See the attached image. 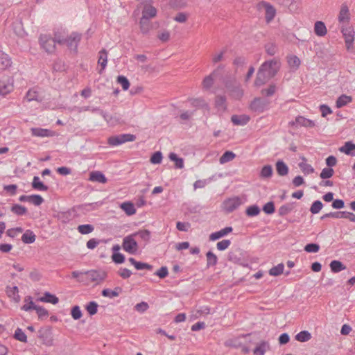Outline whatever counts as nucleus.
<instances>
[{"instance_id": "1", "label": "nucleus", "mask_w": 355, "mask_h": 355, "mask_svg": "<svg viewBox=\"0 0 355 355\" xmlns=\"http://www.w3.org/2000/svg\"><path fill=\"white\" fill-rule=\"evenodd\" d=\"M224 72V65L220 64L214 69L209 76H206L202 80V87L205 89H209L214 80H221L223 78V73Z\"/></svg>"}, {"instance_id": "2", "label": "nucleus", "mask_w": 355, "mask_h": 355, "mask_svg": "<svg viewBox=\"0 0 355 355\" xmlns=\"http://www.w3.org/2000/svg\"><path fill=\"white\" fill-rule=\"evenodd\" d=\"M270 101L266 98L255 97L250 104V109L257 113H263L270 107Z\"/></svg>"}, {"instance_id": "3", "label": "nucleus", "mask_w": 355, "mask_h": 355, "mask_svg": "<svg viewBox=\"0 0 355 355\" xmlns=\"http://www.w3.org/2000/svg\"><path fill=\"white\" fill-rule=\"evenodd\" d=\"M135 234H131L123 239L122 248L123 250L130 254H135L138 250V243L135 239Z\"/></svg>"}, {"instance_id": "4", "label": "nucleus", "mask_w": 355, "mask_h": 355, "mask_svg": "<svg viewBox=\"0 0 355 355\" xmlns=\"http://www.w3.org/2000/svg\"><path fill=\"white\" fill-rule=\"evenodd\" d=\"M41 47L47 53H52L55 50V44L50 35L41 34L39 37Z\"/></svg>"}, {"instance_id": "5", "label": "nucleus", "mask_w": 355, "mask_h": 355, "mask_svg": "<svg viewBox=\"0 0 355 355\" xmlns=\"http://www.w3.org/2000/svg\"><path fill=\"white\" fill-rule=\"evenodd\" d=\"M261 64H266L264 71L266 72L267 76H269V77L272 78L277 75L281 65L279 60L277 58L266 60Z\"/></svg>"}, {"instance_id": "6", "label": "nucleus", "mask_w": 355, "mask_h": 355, "mask_svg": "<svg viewBox=\"0 0 355 355\" xmlns=\"http://www.w3.org/2000/svg\"><path fill=\"white\" fill-rule=\"evenodd\" d=\"M81 34L77 32H72L69 36L65 38L64 44L68 49L76 53L78 52V46L81 40Z\"/></svg>"}, {"instance_id": "7", "label": "nucleus", "mask_w": 355, "mask_h": 355, "mask_svg": "<svg viewBox=\"0 0 355 355\" xmlns=\"http://www.w3.org/2000/svg\"><path fill=\"white\" fill-rule=\"evenodd\" d=\"M38 338L43 340V343L46 346H52L53 345V338L52 328L46 326L41 328L38 331Z\"/></svg>"}, {"instance_id": "8", "label": "nucleus", "mask_w": 355, "mask_h": 355, "mask_svg": "<svg viewBox=\"0 0 355 355\" xmlns=\"http://www.w3.org/2000/svg\"><path fill=\"white\" fill-rule=\"evenodd\" d=\"M288 125L291 127L297 128L305 127V128H314L315 123L314 121L306 119L303 116L299 115L295 117L294 121H291L288 123Z\"/></svg>"}, {"instance_id": "9", "label": "nucleus", "mask_w": 355, "mask_h": 355, "mask_svg": "<svg viewBox=\"0 0 355 355\" xmlns=\"http://www.w3.org/2000/svg\"><path fill=\"white\" fill-rule=\"evenodd\" d=\"M266 67V64H261L259 67L254 83L255 87L262 86L272 78L267 76L266 72L264 71Z\"/></svg>"}, {"instance_id": "10", "label": "nucleus", "mask_w": 355, "mask_h": 355, "mask_svg": "<svg viewBox=\"0 0 355 355\" xmlns=\"http://www.w3.org/2000/svg\"><path fill=\"white\" fill-rule=\"evenodd\" d=\"M341 33L345 38V45L347 50L350 49L354 43V31L352 27H345L344 26L341 28Z\"/></svg>"}, {"instance_id": "11", "label": "nucleus", "mask_w": 355, "mask_h": 355, "mask_svg": "<svg viewBox=\"0 0 355 355\" xmlns=\"http://www.w3.org/2000/svg\"><path fill=\"white\" fill-rule=\"evenodd\" d=\"M152 1H146L144 2V6L142 10L143 19H150L157 15V10L152 4Z\"/></svg>"}, {"instance_id": "12", "label": "nucleus", "mask_w": 355, "mask_h": 355, "mask_svg": "<svg viewBox=\"0 0 355 355\" xmlns=\"http://www.w3.org/2000/svg\"><path fill=\"white\" fill-rule=\"evenodd\" d=\"M242 204L241 199L239 196L229 198L224 201V207L228 212H232Z\"/></svg>"}, {"instance_id": "13", "label": "nucleus", "mask_w": 355, "mask_h": 355, "mask_svg": "<svg viewBox=\"0 0 355 355\" xmlns=\"http://www.w3.org/2000/svg\"><path fill=\"white\" fill-rule=\"evenodd\" d=\"M84 274L89 275L92 282H102L107 276L105 272H99L96 270H87L84 272Z\"/></svg>"}, {"instance_id": "14", "label": "nucleus", "mask_w": 355, "mask_h": 355, "mask_svg": "<svg viewBox=\"0 0 355 355\" xmlns=\"http://www.w3.org/2000/svg\"><path fill=\"white\" fill-rule=\"evenodd\" d=\"M259 6H263L265 8V18L267 22H270L271 20L274 19L276 14V10L270 3L266 1H262L259 4Z\"/></svg>"}, {"instance_id": "15", "label": "nucleus", "mask_w": 355, "mask_h": 355, "mask_svg": "<svg viewBox=\"0 0 355 355\" xmlns=\"http://www.w3.org/2000/svg\"><path fill=\"white\" fill-rule=\"evenodd\" d=\"M31 132L33 136L39 137H51L55 135L53 131L42 128H32Z\"/></svg>"}, {"instance_id": "16", "label": "nucleus", "mask_w": 355, "mask_h": 355, "mask_svg": "<svg viewBox=\"0 0 355 355\" xmlns=\"http://www.w3.org/2000/svg\"><path fill=\"white\" fill-rule=\"evenodd\" d=\"M250 116L246 114H234L231 116V121L234 125H245L250 121Z\"/></svg>"}, {"instance_id": "17", "label": "nucleus", "mask_w": 355, "mask_h": 355, "mask_svg": "<svg viewBox=\"0 0 355 355\" xmlns=\"http://www.w3.org/2000/svg\"><path fill=\"white\" fill-rule=\"evenodd\" d=\"M232 231H233V228L231 226L225 227V228L221 229L219 231L211 233L209 235V239L211 241H216V240L226 236L227 234L232 232Z\"/></svg>"}, {"instance_id": "18", "label": "nucleus", "mask_w": 355, "mask_h": 355, "mask_svg": "<svg viewBox=\"0 0 355 355\" xmlns=\"http://www.w3.org/2000/svg\"><path fill=\"white\" fill-rule=\"evenodd\" d=\"M339 151L352 157L355 156V144L352 141H346L345 144L339 148Z\"/></svg>"}, {"instance_id": "19", "label": "nucleus", "mask_w": 355, "mask_h": 355, "mask_svg": "<svg viewBox=\"0 0 355 355\" xmlns=\"http://www.w3.org/2000/svg\"><path fill=\"white\" fill-rule=\"evenodd\" d=\"M107 63V51L103 49L101 50L98 53V64H100L101 67V69L99 70L98 73L101 74L104 69H105Z\"/></svg>"}, {"instance_id": "20", "label": "nucleus", "mask_w": 355, "mask_h": 355, "mask_svg": "<svg viewBox=\"0 0 355 355\" xmlns=\"http://www.w3.org/2000/svg\"><path fill=\"white\" fill-rule=\"evenodd\" d=\"M37 301H40L42 302L51 303L52 304H56L58 303L59 299L56 295H55L48 291H46L44 293L43 296H42L37 299Z\"/></svg>"}, {"instance_id": "21", "label": "nucleus", "mask_w": 355, "mask_h": 355, "mask_svg": "<svg viewBox=\"0 0 355 355\" xmlns=\"http://www.w3.org/2000/svg\"><path fill=\"white\" fill-rule=\"evenodd\" d=\"M270 349V345L268 341L262 340L257 344L253 349L254 355H264L266 352Z\"/></svg>"}, {"instance_id": "22", "label": "nucleus", "mask_w": 355, "mask_h": 355, "mask_svg": "<svg viewBox=\"0 0 355 355\" xmlns=\"http://www.w3.org/2000/svg\"><path fill=\"white\" fill-rule=\"evenodd\" d=\"M350 19V14L347 5L343 4L338 15V21L340 23L349 22Z\"/></svg>"}, {"instance_id": "23", "label": "nucleus", "mask_w": 355, "mask_h": 355, "mask_svg": "<svg viewBox=\"0 0 355 355\" xmlns=\"http://www.w3.org/2000/svg\"><path fill=\"white\" fill-rule=\"evenodd\" d=\"M123 292L121 287L116 286L114 290L110 288H105L102 291L101 294L103 297L113 298L117 297Z\"/></svg>"}, {"instance_id": "24", "label": "nucleus", "mask_w": 355, "mask_h": 355, "mask_svg": "<svg viewBox=\"0 0 355 355\" xmlns=\"http://www.w3.org/2000/svg\"><path fill=\"white\" fill-rule=\"evenodd\" d=\"M314 33L319 37L324 36L327 33V27L324 23L322 21H317L314 24Z\"/></svg>"}, {"instance_id": "25", "label": "nucleus", "mask_w": 355, "mask_h": 355, "mask_svg": "<svg viewBox=\"0 0 355 355\" xmlns=\"http://www.w3.org/2000/svg\"><path fill=\"white\" fill-rule=\"evenodd\" d=\"M275 167L277 174L280 176H285L288 173V167L282 159L277 161Z\"/></svg>"}, {"instance_id": "26", "label": "nucleus", "mask_w": 355, "mask_h": 355, "mask_svg": "<svg viewBox=\"0 0 355 355\" xmlns=\"http://www.w3.org/2000/svg\"><path fill=\"white\" fill-rule=\"evenodd\" d=\"M13 88V85L12 83L9 82V80H7L4 79L0 80V94L2 95H6L10 93Z\"/></svg>"}, {"instance_id": "27", "label": "nucleus", "mask_w": 355, "mask_h": 355, "mask_svg": "<svg viewBox=\"0 0 355 355\" xmlns=\"http://www.w3.org/2000/svg\"><path fill=\"white\" fill-rule=\"evenodd\" d=\"M295 202H289L282 205L278 209L279 216H284L291 213L295 208Z\"/></svg>"}, {"instance_id": "28", "label": "nucleus", "mask_w": 355, "mask_h": 355, "mask_svg": "<svg viewBox=\"0 0 355 355\" xmlns=\"http://www.w3.org/2000/svg\"><path fill=\"white\" fill-rule=\"evenodd\" d=\"M249 336L250 334L243 335L241 337L230 339L225 342V345L227 347H231L235 349H240L243 344L242 342L241 341V338H245Z\"/></svg>"}, {"instance_id": "29", "label": "nucleus", "mask_w": 355, "mask_h": 355, "mask_svg": "<svg viewBox=\"0 0 355 355\" xmlns=\"http://www.w3.org/2000/svg\"><path fill=\"white\" fill-rule=\"evenodd\" d=\"M139 27L140 31L142 34L146 35L149 33L150 30L152 28V24L148 19H143V17L140 18L139 20Z\"/></svg>"}, {"instance_id": "30", "label": "nucleus", "mask_w": 355, "mask_h": 355, "mask_svg": "<svg viewBox=\"0 0 355 355\" xmlns=\"http://www.w3.org/2000/svg\"><path fill=\"white\" fill-rule=\"evenodd\" d=\"M89 180L93 182H97L99 183H106L107 178L105 175L101 171H93L90 173Z\"/></svg>"}, {"instance_id": "31", "label": "nucleus", "mask_w": 355, "mask_h": 355, "mask_svg": "<svg viewBox=\"0 0 355 355\" xmlns=\"http://www.w3.org/2000/svg\"><path fill=\"white\" fill-rule=\"evenodd\" d=\"M120 208L128 215L132 216L136 213V209L132 202L130 201L124 202L120 205Z\"/></svg>"}, {"instance_id": "32", "label": "nucleus", "mask_w": 355, "mask_h": 355, "mask_svg": "<svg viewBox=\"0 0 355 355\" xmlns=\"http://www.w3.org/2000/svg\"><path fill=\"white\" fill-rule=\"evenodd\" d=\"M32 187L40 191H46L49 189V187L45 185L38 176H34L32 182Z\"/></svg>"}, {"instance_id": "33", "label": "nucleus", "mask_w": 355, "mask_h": 355, "mask_svg": "<svg viewBox=\"0 0 355 355\" xmlns=\"http://www.w3.org/2000/svg\"><path fill=\"white\" fill-rule=\"evenodd\" d=\"M36 236L32 230H27L21 236V241L26 244H31L35 242Z\"/></svg>"}, {"instance_id": "34", "label": "nucleus", "mask_w": 355, "mask_h": 355, "mask_svg": "<svg viewBox=\"0 0 355 355\" xmlns=\"http://www.w3.org/2000/svg\"><path fill=\"white\" fill-rule=\"evenodd\" d=\"M352 100L353 98L352 96H347L346 94H342L337 98L336 105L338 108H340L351 103Z\"/></svg>"}, {"instance_id": "35", "label": "nucleus", "mask_w": 355, "mask_h": 355, "mask_svg": "<svg viewBox=\"0 0 355 355\" xmlns=\"http://www.w3.org/2000/svg\"><path fill=\"white\" fill-rule=\"evenodd\" d=\"M12 62L9 56L3 53H0V69L5 70L11 66Z\"/></svg>"}, {"instance_id": "36", "label": "nucleus", "mask_w": 355, "mask_h": 355, "mask_svg": "<svg viewBox=\"0 0 355 355\" xmlns=\"http://www.w3.org/2000/svg\"><path fill=\"white\" fill-rule=\"evenodd\" d=\"M312 338L311 334L306 330H303L297 334L295 336V339L299 342L304 343L307 342Z\"/></svg>"}, {"instance_id": "37", "label": "nucleus", "mask_w": 355, "mask_h": 355, "mask_svg": "<svg viewBox=\"0 0 355 355\" xmlns=\"http://www.w3.org/2000/svg\"><path fill=\"white\" fill-rule=\"evenodd\" d=\"M273 169L271 165L267 164L262 167L259 177L262 179H268L272 177Z\"/></svg>"}, {"instance_id": "38", "label": "nucleus", "mask_w": 355, "mask_h": 355, "mask_svg": "<svg viewBox=\"0 0 355 355\" xmlns=\"http://www.w3.org/2000/svg\"><path fill=\"white\" fill-rule=\"evenodd\" d=\"M302 159L303 162L299 163L298 164L301 171L304 173V175L313 173L314 172V168L312 167V166L306 163V159L304 157H303Z\"/></svg>"}, {"instance_id": "39", "label": "nucleus", "mask_w": 355, "mask_h": 355, "mask_svg": "<svg viewBox=\"0 0 355 355\" xmlns=\"http://www.w3.org/2000/svg\"><path fill=\"white\" fill-rule=\"evenodd\" d=\"M331 270L333 272H339L346 268L345 265H344L341 261L338 260H333L331 261L329 264Z\"/></svg>"}, {"instance_id": "40", "label": "nucleus", "mask_w": 355, "mask_h": 355, "mask_svg": "<svg viewBox=\"0 0 355 355\" xmlns=\"http://www.w3.org/2000/svg\"><path fill=\"white\" fill-rule=\"evenodd\" d=\"M71 213L69 211H58L54 214V218H56L62 223H67L71 220Z\"/></svg>"}, {"instance_id": "41", "label": "nucleus", "mask_w": 355, "mask_h": 355, "mask_svg": "<svg viewBox=\"0 0 355 355\" xmlns=\"http://www.w3.org/2000/svg\"><path fill=\"white\" fill-rule=\"evenodd\" d=\"M10 211L17 216H24L27 214V209L23 205L19 204H13L10 208Z\"/></svg>"}, {"instance_id": "42", "label": "nucleus", "mask_w": 355, "mask_h": 355, "mask_svg": "<svg viewBox=\"0 0 355 355\" xmlns=\"http://www.w3.org/2000/svg\"><path fill=\"white\" fill-rule=\"evenodd\" d=\"M24 302L26 304L21 307V309L25 311L35 310L38 306V305L35 304V303L33 302L32 297L31 296H26L24 299Z\"/></svg>"}, {"instance_id": "43", "label": "nucleus", "mask_w": 355, "mask_h": 355, "mask_svg": "<svg viewBox=\"0 0 355 355\" xmlns=\"http://www.w3.org/2000/svg\"><path fill=\"white\" fill-rule=\"evenodd\" d=\"M277 91V86L274 83H271L269 85L268 88L262 89L261 90V94L263 96L265 97H270L273 96Z\"/></svg>"}, {"instance_id": "44", "label": "nucleus", "mask_w": 355, "mask_h": 355, "mask_svg": "<svg viewBox=\"0 0 355 355\" xmlns=\"http://www.w3.org/2000/svg\"><path fill=\"white\" fill-rule=\"evenodd\" d=\"M168 157L171 161L175 162V168L181 169L184 167V159L179 157L175 153H170Z\"/></svg>"}, {"instance_id": "45", "label": "nucleus", "mask_w": 355, "mask_h": 355, "mask_svg": "<svg viewBox=\"0 0 355 355\" xmlns=\"http://www.w3.org/2000/svg\"><path fill=\"white\" fill-rule=\"evenodd\" d=\"M236 157V154L232 151H225L220 157L219 162L220 164H225L233 160Z\"/></svg>"}, {"instance_id": "46", "label": "nucleus", "mask_w": 355, "mask_h": 355, "mask_svg": "<svg viewBox=\"0 0 355 355\" xmlns=\"http://www.w3.org/2000/svg\"><path fill=\"white\" fill-rule=\"evenodd\" d=\"M207 257V267L209 268L211 266H214L217 264L218 258L216 255L213 253L211 251H208L206 253Z\"/></svg>"}, {"instance_id": "47", "label": "nucleus", "mask_w": 355, "mask_h": 355, "mask_svg": "<svg viewBox=\"0 0 355 355\" xmlns=\"http://www.w3.org/2000/svg\"><path fill=\"white\" fill-rule=\"evenodd\" d=\"M288 63L291 68L297 70L300 65V60L296 55H291L288 57Z\"/></svg>"}, {"instance_id": "48", "label": "nucleus", "mask_w": 355, "mask_h": 355, "mask_svg": "<svg viewBox=\"0 0 355 355\" xmlns=\"http://www.w3.org/2000/svg\"><path fill=\"white\" fill-rule=\"evenodd\" d=\"M13 338L22 343H27V336L25 334V333L23 331V330L17 327L15 331Z\"/></svg>"}, {"instance_id": "49", "label": "nucleus", "mask_w": 355, "mask_h": 355, "mask_svg": "<svg viewBox=\"0 0 355 355\" xmlns=\"http://www.w3.org/2000/svg\"><path fill=\"white\" fill-rule=\"evenodd\" d=\"M226 97L224 95H218L215 98V106L220 109L226 110Z\"/></svg>"}, {"instance_id": "50", "label": "nucleus", "mask_w": 355, "mask_h": 355, "mask_svg": "<svg viewBox=\"0 0 355 355\" xmlns=\"http://www.w3.org/2000/svg\"><path fill=\"white\" fill-rule=\"evenodd\" d=\"M77 230L82 234H88L94 231V227L91 224H84L78 225Z\"/></svg>"}, {"instance_id": "51", "label": "nucleus", "mask_w": 355, "mask_h": 355, "mask_svg": "<svg viewBox=\"0 0 355 355\" xmlns=\"http://www.w3.org/2000/svg\"><path fill=\"white\" fill-rule=\"evenodd\" d=\"M260 213V208L257 205H250L247 207L245 214L248 216L253 217L259 215Z\"/></svg>"}, {"instance_id": "52", "label": "nucleus", "mask_w": 355, "mask_h": 355, "mask_svg": "<svg viewBox=\"0 0 355 355\" xmlns=\"http://www.w3.org/2000/svg\"><path fill=\"white\" fill-rule=\"evenodd\" d=\"M284 269V265L282 263H279L269 270V275L274 277L279 276L283 273Z\"/></svg>"}, {"instance_id": "53", "label": "nucleus", "mask_w": 355, "mask_h": 355, "mask_svg": "<svg viewBox=\"0 0 355 355\" xmlns=\"http://www.w3.org/2000/svg\"><path fill=\"white\" fill-rule=\"evenodd\" d=\"M26 98L28 102L35 101L41 102L42 98L39 97L37 92L33 89H29L26 95Z\"/></svg>"}, {"instance_id": "54", "label": "nucleus", "mask_w": 355, "mask_h": 355, "mask_svg": "<svg viewBox=\"0 0 355 355\" xmlns=\"http://www.w3.org/2000/svg\"><path fill=\"white\" fill-rule=\"evenodd\" d=\"M133 234H135V236H139L141 240L144 241L146 243L150 241L151 235L150 232L148 230H139L138 232L133 233Z\"/></svg>"}, {"instance_id": "55", "label": "nucleus", "mask_w": 355, "mask_h": 355, "mask_svg": "<svg viewBox=\"0 0 355 355\" xmlns=\"http://www.w3.org/2000/svg\"><path fill=\"white\" fill-rule=\"evenodd\" d=\"M98 305L95 301L89 302L86 306L85 309L88 312L89 315H94L98 311Z\"/></svg>"}, {"instance_id": "56", "label": "nucleus", "mask_w": 355, "mask_h": 355, "mask_svg": "<svg viewBox=\"0 0 355 355\" xmlns=\"http://www.w3.org/2000/svg\"><path fill=\"white\" fill-rule=\"evenodd\" d=\"M264 49L266 53L270 56L275 55L278 51V47L275 43H268L265 44Z\"/></svg>"}, {"instance_id": "57", "label": "nucleus", "mask_w": 355, "mask_h": 355, "mask_svg": "<svg viewBox=\"0 0 355 355\" xmlns=\"http://www.w3.org/2000/svg\"><path fill=\"white\" fill-rule=\"evenodd\" d=\"M322 207H323L322 202L320 200H315L314 202H313V203L310 207V211L313 214H316L320 212V211L322 209Z\"/></svg>"}, {"instance_id": "58", "label": "nucleus", "mask_w": 355, "mask_h": 355, "mask_svg": "<svg viewBox=\"0 0 355 355\" xmlns=\"http://www.w3.org/2000/svg\"><path fill=\"white\" fill-rule=\"evenodd\" d=\"M107 144L112 146H119L122 144H124L122 139H121V135H115L111 136L107 139Z\"/></svg>"}, {"instance_id": "59", "label": "nucleus", "mask_w": 355, "mask_h": 355, "mask_svg": "<svg viewBox=\"0 0 355 355\" xmlns=\"http://www.w3.org/2000/svg\"><path fill=\"white\" fill-rule=\"evenodd\" d=\"M19 289L18 287L15 286L13 287H8L7 288V294L9 297L13 296L15 302H19L20 300V297L18 295Z\"/></svg>"}, {"instance_id": "60", "label": "nucleus", "mask_w": 355, "mask_h": 355, "mask_svg": "<svg viewBox=\"0 0 355 355\" xmlns=\"http://www.w3.org/2000/svg\"><path fill=\"white\" fill-rule=\"evenodd\" d=\"M116 81L119 84L121 85L123 90L126 91L129 89L130 84L128 79L125 76L123 75H119L117 77Z\"/></svg>"}, {"instance_id": "61", "label": "nucleus", "mask_w": 355, "mask_h": 355, "mask_svg": "<svg viewBox=\"0 0 355 355\" xmlns=\"http://www.w3.org/2000/svg\"><path fill=\"white\" fill-rule=\"evenodd\" d=\"M334 171L332 168H324L322 170L320 177L322 180H327L331 178L334 175Z\"/></svg>"}, {"instance_id": "62", "label": "nucleus", "mask_w": 355, "mask_h": 355, "mask_svg": "<svg viewBox=\"0 0 355 355\" xmlns=\"http://www.w3.org/2000/svg\"><path fill=\"white\" fill-rule=\"evenodd\" d=\"M262 210L266 214H272L275 211V203L273 201H270L266 203L262 208Z\"/></svg>"}, {"instance_id": "63", "label": "nucleus", "mask_w": 355, "mask_h": 355, "mask_svg": "<svg viewBox=\"0 0 355 355\" xmlns=\"http://www.w3.org/2000/svg\"><path fill=\"white\" fill-rule=\"evenodd\" d=\"M320 248L318 243H310L304 246V250L309 253H316L320 250Z\"/></svg>"}, {"instance_id": "64", "label": "nucleus", "mask_w": 355, "mask_h": 355, "mask_svg": "<svg viewBox=\"0 0 355 355\" xmlns=\"http://www.w3.org/2000/svg\"><path fill=\"white\" fill-rule=\"evenodd\" d=\"M38 318L41 320H44L49 316V311L45 308L38 306L35 309Z\"/></svg>"}]
</instances>
